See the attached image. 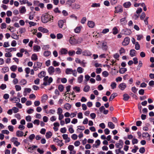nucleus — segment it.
Instances as JSON below:
<instances>
[{
    "mask_svg": "<svg viewBox=\"0 0 154 154\" xmlns=\"http://www.w3.org/2000/svg\"><path fill=\"white\" fill-rule=\"evenodd\" d=\"M64 22L63 20H60L58 22V25L59 27L61 28L63 25Z\"/></svg>",
    "mask_w": 154,
    "mask_h": 154,
    "instance_id": "34",
    "label": "nucleus"
},
{
    "mask_svg": "<svg viewBox=\"0 0 154 154\" xmlns=\"http://www.w3.org/2000/svg\"><path fill=\"white\" fill-rule=\"evenodd\" d=\"M100 6V4L99 3H93L91 7L93 8L98 7Z\"/></svg>",
    "mask_w": 154,
    "mask_h": 154,
    "instance_id": "52",
    "label": "nucleus"
},
{
    "mask_svg": "<svg viewBox=\"0 0 154 154\" xmlns=\"http://www.w3.org/2000/svg\"><path fill=\"white\" fill-rule=\"evenodd\" d=\"M68 52L67 50L65 48H62L60 50V53L61 54H65Z\"/></svg>",
    "mask_w": 154,
    "mask_h": 154,
    "instance_id": "27",
    "label": "nucleus"
},
{
    "mask_svg": "<svg viewBox=\"0 0 154 154\" xmlns=\"http://www.w3.org/2000/svg\"><path fill=\"white\" fill-rule=\"evenodd\" d=\"M48 76H45L43 79L44 82L43 85L45 86L49 85L53 81V79L52 77H50L48 79Z\"/></svg>",
    "mask_w": 154,
    "mask_h": 154,
    "instance_id": "2",
    "label": "nucleus"
},
{
    "mask_svg": "<svg viewBox=\"0 0 154 154\" xmlns=\"http://www.w3.org/2000/svg\"><path fill=\"white\" fill-rule=\"evenodd\" d=\"M48 71L50 75H53L54 72V68L53 66H50L48 69Z\"/></svg>",
    "mask_w": 154,
    "mask_h": 154,
    "instance_id": "7",
    "label": "nucleus"
},
{
    "mask_svg": "<svg viewBox=\"0 0 154 154\" xmlns=\"http://www.w3.org/2000/svg\"><path fill=\"white\" fill-rule=\"evenodd\" d=\"M123 100L125 101L128 100L130 98V96L126 94H124L123 95Z\"/></svg>",
    "mask_w": 154,
    "mask_h": 154,
    "instance_id": "26",
    "label": "nucleus"
},
{
    "mask_svg": "<svg viewBox=\"0 0 154 154\" xmlns=\"http://www.w3.org/2000/svg\"><path fill=\"white\" fill-rule=\"evenodd\" d=\"M75 0H67L66 2V3L69 5H71L72 3L74 2Z\"/></svg>",
    "mask_w": 154,
    "mask_h": 154,
    "instance_id": "42",
    "label": "nucleus"
},
{
    "mask_svg": "<svg viewBox=\"0 0 154 154\" xmlns=\"http://www.w3.org/2000/svg\"><path fill=\"white\" fill-rule=\"evenodd\" d=\"M12 109L13 111V112L15 113L19 111L18 109L17 108L15 107H13Z\"/></svg>",
    "mask_w": 154,
    "mask_h": 154,
    "instance_id": "50",
    "label": "nucleus"
},
{
    "mask_svg": "<svg viewBox=\"0 0 154 154\" xmlns=\"http://www.w3.org/2000/svg\"><path fill=\"white\" fill-rule=\"evenodd\" d=\"M83 76L82 75H80L78 78V81L79 83H82L83 80Z\"/></svg>",
    "mask_w": 154,
    "mask_h": 154,
    "instance_id": "33",
    "label": "nucleus"
},
{
    "mask_svg": "<svg viewBox=\"0 0 154 154\" xmlns=\"http://www.w3.org/2000/svg\"><path fill=\"white\" fill-rule=\"evenodd\" d=\"M42 65V63L40 62L35 63L33 66V68L36 71L38 69H41Z\"/></svg>",
    "mask_w": 154,
    "mask_h": 154,
    "instance_id": "4",
    "label": "nucleus"
},
{
    "mask_svg": "<svg viewBox=\"0 0 154 154\" xmlns=\"http://www.w3.org/2000/svg\"><path fill=\"white\" fill-rule=\"evenodd\" d=\"M3 72L4 73H5V72H8L9 71V68L8 67H3L2 69Z\"/></svg>",
    "mask_w": 154,
    "mask_h": 154,
    "instance_id": "49",
    "label": "nucleus"
},
{
    "mask_svg": "<svg viewBox=\"0 0 154 154\" xmlns=\"http://www.w3.org/2000/svg\"><path fill=\"white\" fill-rule=\"evenodd\" d=\"M131 5V4L130 2H127L124 3L123 5L125 8H128L130 7Z\"/></svg>",
    "mask_w": 154,
    "mask_h": 154,
    "instance_id": "36",
    "label": "nucleus"
},
{
    "mask_svg": "<svg viewBox=\"0 0 154 154\" xmlns=\"http://www.w3.org/2000/svg\"><path fill=\"white\" fill-rule=\"evenodd\" d=\"M71 107V105L68 103L65 104L64 105V108L67 110H69Z\"/></svg>",
    "mask_w": 154,
    "mask_h": 154,
    "instance_id": "29",
    "label": "nucleus"
},
{
    "mask_svg": "<svg viewBox=\"0 0 154 154\" xmlns=\"http://www.w3.org/2000/svg\"><path fill=\"white\" fill-rule=\"evenodd\" d=\"M117 84L115 82H112L111 83L110 86L112 87V89H114L116 87Z\"/></svg>",
    "mask_w": 154,
    "mask_h": 154,
    "instance_id": "45",
    "label": "nucleus"
},
{
    "mask_svg": "<svg viewBox=\"0 0 154 154\" xmlns=\"http://www.w3.org/2000/svg\"><path fill=\"white\" fill-rule=\"evenodd\" d=\"M52 133L51 131H48L46 133L45 136L47 139L50 138L52 136Z\"/></svg>",
    "mask_w": 154,
    "mask_h": 154,
    "instance_id": "32",
    "label": "nucleus"
},
{
    "mask_svg": "<svg viewBox=\"0 0 154 154\" xmlns=\"http://www.w3.org/2000/svg\"><path fill=\"white\" fill-rule=\"evenodd\" d=\"M55 71L57 74H60L61 72V71L59 68H57L55 69Z\"/></svg>",
    "mask_w": 154,
    "mask_h": 154,
    "instance_id": "56",
    "label": "nucleus"
},
{
    "mask_svg": "<svg viewBox=\"0 0 154 154\" xmlns=\"http://www.w3.org/2000/svg\"><path fill=\"white\" fill-rule=\"evenodd\" d=\"M118 30L116 27H115L113 29V33L114 35H116L118 33Z\"/></svg>",
    "mask_w": 154,
    "mask_h": 154,
    "instance_id": "44",
    "label": "nucleus"
},
{
    "mask_svg": "<svg viewBox=\"0 0 154 154\" xmlns=\"http://www.w3.org/2000/svg\"><path fill=\"white\" fill-rule=\"evenodd\" d=\"M90 89V87L89 85H87L85 86L84 89V91L85 92H88Z\"/></svg>",
    "mask_w": 154,
    "mask_h": 154,
    "instance_id": "48",
    "label": "nucleus"
},
{
    "mask_svg": "<svg viewBox=\"0 0 154 154\" xmlns=\"http://www.w3.org/2000/svg\"><path fill=\"white\" fill-rule=\"evenodd\" d=\"M31 58L32 60L36 61L38 59V57L35 54H34L32 55Z\"/></svg>",
    "mask_w": 154,
    "mask_h": 154,
    "instance_id": "28",
    "label": "nucleus"
},
{
    "mask_svg": "<svg viewBox=\"0 0 154 154\" xmlns=\"http://www.w3.org/2000/svg\"><path fill=\"white\" fill-rule=\"evenodd\" d=\"M69 41V43L72 45H74L78 43L77 41L75 38L74 36L70 37Z\"/></svg>",
    "mask_w": 154,
    "mask_h": 154,
    "instance_id": "3",
    "label": "nucleus"
},
{
    "mask_svg": "<svg viewBox=\"0 0 154 154\" xmlns=\"http://www.w3.org/2000/svg\"><path fill=\"white\" fill-rule=\"evenodd\" d=\"M145 151V149L144 147H141L139 150V152L141 153H144Z\"/></svg>",
    "mask_w": 154,
    "mask_h": 154,
    "instance_id": "58",
    "label": "nucleus"
},
{
    "mask_svg": "<svg viewBox=\"0 0 154 154\" xmlns=\"http://www.w3.org/2000/svg\"><path fill=\"white\" fill-rule=\"evenodd\" d=\"M127 85L125 83H122L120 84L119 85V88L121 90H124L126 87Z\"/></svg>",
    "mask_w": 154,
    "mask_h": 154,
    "instance_id": "8",
    "label": "nucleus"
},
{
    "mask_svg": "<svg viewBox=\"0 0 154 154\" xmlns=\"http://www.w3.org/2000/svg\"><path fill=\"white\" fill-rule=\"evenodd\" d=\"M84 69L81 67H78L77 69V71L79 73H82L83 72Z\"/></svg>",
    "mask_w": 154,
    "mask_h": 154,
    "instance_id": "38",
    "label": "nucleus"
},
{
    "mask_svg": "<svg viewBox=\"0 0 154 154\" xmlns=\"http://www.w3.org/2000/svg\"><path fill=\"white\" fill-rule=\"evenodd\" d=\"M87 24L89 27L91 28H93L95 25V24L94 22L91 21H88Z\"/></svg>",
    "mask_w": 154,
    "mask_h": 154,
    "instance_id": "11",
    "label": "nucleus"
},
{
    "mask_svg": "<svg viewBox=\"0 0 154 154\" xmlns=\"http://www.w3.org/2000/svg\"><path fill=\"white\" fill-rule=\"evenodd\" d=\"M33 49L34 51H38L41 49V48L39 46L36 45L33 46Z\"/></svg>",
    "mask_w": 154,
    "mask_h": 154,
    "instance_id": "22",
    "label": "nucleus"
},
{
    "mask_svg": "<svg viewBox=\"0 0 154 154\" xmlns=\"http://www.w3.org/2000/svg\"><path fill=\"white\" fill-rule=\"evenodd\" d=\"M46 75V72L45 71H42L38 75V77L40 78H42L44 77Z\"/></svg>",
    "mask_w": 154,
    "mask_h": 154,
    "instance_id": "18",
    "label": "nucleus"
},
{
    "mask_svg": "<svg viewBox=\"0 0 154 154\" xmlns=\"http://www.w3.org/2000/svg\"><path fill=\"white\" fill-rule=\"evenodd\" d=\"M54 141L55 142L57 143V145L61 146L63 145V143L62 142V141H60L58 139L56 138L54 139Z\"/></svg>",
    "mask_w": 154,
    "mask_h": 154,
    "instance_id": "9",
    "label": "nucleus"
},
{
    "mask_svg": "<svg viewBox=\"0 0 154 154\" xmlns=\"http://www.w3.org/2000/svg\"><path fill=\"white\" fill-rule=\"evenodd\" d=\"M108 126L109 128L113 129L115 128V125L112 122H109L108 124Z\"/></svg>",
    "mask_w": 154,
    "mask_h": 154,
    "instance_id": "17",
    "label": "nucleus"
},
{
    "mask_svg": "<svg viewBox=\"0 0 154 154\" xmlns=\"http://www.w3.org/2000/svg\"><path fill=\"white\" fill-rule=\"evenodd\" d=\"M132 144L134 145L135 144L137 143L138 142V140L137 139L134 138L132 140Z\"/></svg>",
    "mask_w": 154,
    "mask_h": 154,
    "instance_id": "57",
    "label": "nucleus"
},
{
    "mask_svg": "<svg viewBox=\"0 0 154 154\" xmlns=\"http://www.w3.org/2000/svg\"><path fill=\"white\" fill-rule=\"evenodd\" d=\"M117 95V94L116 93L112 94L109 99V101H110L112 100Z\"/></svg>",
    "mask_w": 154,
    "mask_h": 154,
    "instance_id": "19",
    "label": "nucleus"
},
{
    "mask_svg": "<svg viewBox=\"0 0 154 154\" xmlns=\"http://www.w3.org/2000/svg\"><path fill=\"white\" fill-rule=\"evenodd\" d=\"M19 32L20 34L24 33L26 32V29L25 28H20L19 29Z\"/></svg>",
    "mask_w": 154,
    "mask_h": 154,
    "instance_id": "40",
    "label": "nucleus"
},
{
    "mask_svg": "<svg viewBox=\"0 0 154 154\" xmlns=\"http://www.w3.org/2000/svg\"><path fill=\"white\" fill-rule=\"evenodd\" d=\"M80 8V5L79 4H75L74 5L73 8L74 9H79Z\"/></svg>",
    "mask_w": 154,
    "mask_h": 154,
    "instance_id": "47",
    "label": "nucleus"
},
{
    "mask_svg": "<svg viewBox=\"0 0 154 154\" xmlns=\"http://www.w3.org/2000/svg\"><path fill=\"white\" fill-rule=\"evenodd\" d=\"M85 81L87 82L90 78V76L88 75H86L85 76Z\"/></svg>",
    "mask_w": 154,
    "mask_h": 154,
    "instance_id": "60",
    "label": "nucleus"
},
{
    "mask_svg": "<svg viewBox=\"0 0 154 154\" xmlns=\"http://www.w3.org/2000/svg\"><path fill=\"white\" fill-rule=\"evenodd\" d=\"M15 88L16 89V91H20L21 89V86L19 85H16L15 86Z\"/></svg>",
    "mask_w": 154,
    "mask_h": 154,
    "instance_id": "53",
    "label": "nucleus"
},
{
    "mask_svg": "<svg viewBox=\"0 0 154 154\" xmlns=\"http://www.w3.org/2000/svg\"><path fill=\"white\" fill-rule=\"evenodd\" d=\"M29 23L30 25V27H31L32 26H35L36 25V23L32 21L29 22Z\"/></svg>",
    "mask_w": 154,
    "mask_h": 154,
    "instance_id": "64",
    "label": "nucleus"
},
{
    "mask_svg": "<svg viewBox=\"0 0 154 154\" xmlns=\"http://www.w3.org/2000/svg\"><path fill=\"white\" fill-rule=\"evenodd\" d=\"M83 55L90 56L91 55V52L85 50L82 52Z\"/></svg>",
    "mask_w": 154,
    "mask_h": 154,
    "instance_id": "13",
    "label": "nucleus"
},
{
    "mask_svg": "<svg viewBox=\"0 0 154 154\" xmlns=\"http://www.w3.org/2000/svg\"><path fill=\"white\" fill-rule=\"evenodd\" d=\"M53 65L55 67L58 66L60 65L59 63L57 62L56 60H54L53 62Z\"/></svg>",
    "mask_w": 154,
    "mask_h": 154,
    "instance_id": "43",
    "label": "nucleus"
},
{
    "mask_svg": "<svg viewBox=\"0 0 154 154\" xmlns=\"http://www.w3.org/2000/svg\"><path fill=\"white\" fill-rule=\"evenodd\" d=\"M51 54L50 51H45L44 53V55L45 57H47L49 56Z\"/></svg>",
    "mask_w": 154,
    "mask_h": 154,
    "instance_id": "41",
    "label": "nucleus"
},
{
    "mask_svg": "<svg viewBox=\"0 0 154 154\" xmlns=\"http://www.w3.org/2000/svg\"><path fill=\"white\" fill-rule=\"evenodd\" d=\"M16 135L18 137H21L23 135V131H18L16 132Z\"/></svg>",
    "mask_w": 154,
    "mask_h": 154,
    "instance_id": "16",
    "label": "nucleus"
},
{
    "mask_svg": "<svg viewBox=\"0 0 154 154\" xmlns=\"http://www.w3.org/2000/svg\"><path fill=\"white\" fill-rule=\"evenodd\" d=\"M63 86L61 85H59L58 87V89L60 92H62L63 91Z\"/></svg>",
    "mask_w": 154,
    "mask_h": 154,
    "instance_id": "61",
    "label": "nucleus"
},
{
    "mask_svg": "<svg viewBox=\"0 0 154 154\" xmlns=\"http://www.w3.org/2000/svg\"><path fill=\"white\" fill-rule=\"evenodd\" d=\"M60 131L62 133H64L66 132V129L65 127L62 128L60 129Z\"/></svg>",
    "mask_w": 154,
    "mask_h": 154,
    "instance_id": "63",
    "label": "nucleus"
},
{
    "mask_svg": "<svg viewBox=\"0 0 154 154\" xmlns=\"http://www.w3.org/2000/svg\"><path fill=\"white\" fill-rule=\"evenodd\" d=\"M122 32L123 34L125 35H128L130 34L131 31L129 29H125L123 30L122 31Z\"/></svg>",
    "mask_w": 154,
    "mask_h": 154,
    "instance_id": "10",
    "label": "nucleus"
},
{
    "mask_svg": "<svg viewBox=\"0 0 154 154\" xmlns=\"http://www.w3.org/2000/svg\"><path fill=\"white\" fill-rule=\"evenodd\" d=\"M102 48L105 51H106L108 48V46L107 45L106 42H103L102 43Z\"/></svg>",
    "mask_w": 154,
    "mask_h": 154,
    "instance_id": "15",
    "label": "nucleus"
},
{
    "mask_svg": "<svg viewBox=\"0 0 154 154\" xmlns=\"http://www.w3.org/2000/svg\"><path fill=\"white\" fill-rule=\"evenodd\" d=\"M17 44V43L16 41L14 40L12 41L11 43V46L13 47H15L16 46Z\"/></svg>",
    "mask_w": 154,
    "mask_h": 154,
    "instance_id": "55",
    "label": "nucleus"
},
{
    "mask_svg": "<svg viewBox=\"0 0 154 154\" xmlns=\"http://www.w3.org/2000/svg\"><path fill=\"white\" fill-rule=\"evenodd\" d=\"M123 144L124 143L123 141L122 140H119V143H116L115 144V146L117 148L121 149L123 147Z\"/></svg>",
    "mask_w": 154,
    "mask_h": 154,
    "instance_id": "5",
    "label": "nucleus"
},
{
    "mask_svg": "<svg viewBox=\"0 0 154 154\" xmlns=\"http://www.w3.org/2000/svg\"><path fill=\"white\" fill-rule=\"evenodd\" d=\"M120 22L122 25H125L126 24L127 22L125 17L121 19L120 20Z\"/></svg>",
    "mask_w": 154,
    "mask_h": 154,
    "instance_id": "24",
    "label": "nucleus"
},
{
    "mask_svg": "<svg viewBox=\"0 0 154 154\" xmlns=\"http://www.w3.org/2000/svg\"><path fill=\"white\" fill-rule=\"evenodd\" d=\"M130 40V38L128 37H125L122 42V45L124 46L127 45L129 43Z\"/></svg>",
    "mask_w": 154,
    "mask_h": 154,
    "instance_id": "6",
    "label": "nucleus"
},
{
    "mask_svg": "<svg viewBox=\"0 0 154 154\" xmlns=\"http://www.w3.org/2000/svg\"><path fill=\"white\" fill-rule=\"evenodd\" d=\"M77 51L76 52V54H80L82 52V50L79 48H77Z\"/></svg>",
    "mask_w": 154,
    "mask_h": 154,
    "instance_id": "51",
    "label": "nucleus"
},
{
    "mask_svg": "<svg viewBox=\"0 0 154 154\" xmlns=\"http://www.w3.org/2000/svg\"><path fill=\"white\" fill-rule=\"evenodd\" d=\"M81 30V28L80 27H77L74 29V31L76 33H79Z\"/></svg>",
    "mask_w": 154,
    "mask_h": 154,
    "instance_id": "54",
    "label": "nucleus"
},
{
    "mask_svg": "<svg viewBox=\"0 0 154 154\" xmlns=\"http://www.w3.org/2000/svg\"><path fill=\"white\" fill-rule=\"evenodd\" d=\"M19 11L20 12L21 14L24 13L26 11L25 7L24 6H22L20 7Z\"/></svg>",
    "mask_w": 154,
    "mask_h": 154,
    "instance_id": "20",
    "label": "nucleus"
},
{
    "mask_svg": "<svg viewBox=\"0 0 154 154\" xmlns=\"http://www.w3.org/2000/svg\"><path fill=\"white\" fill-rule=\"evenodd\" d=\"M48 96L47 95L44 94L42 97L41 101L42 102H45L47 100Z\"/></svg>",
    "mask_w": 154,
    "mask_h": 154,
    "instance_id": "21",
    "label": "nucleus"
},
{
    "mask_svg": "<svg viewBox=\"0 0 154 154\" xmlns=\"http://www.w3.org/2000/svg\"><path fill=\"white\" fill-rule=\"evenodd\" d=\"M11 38L14 39L18 40L19 39V35L15 33H13L11 36Z\"/></svg>",
    "mask_w": 154,
    "mask_h": 154,
    "instance_id": "25",
    "label": "nucleus"
},
{
    "mask_svg": "<svg viewBox=\"0 0 154 154\" xmlns=\"http://www.w3.org/2000/svg\"><path fill=\"white\" fill-rule=\"evenodd\" d=\"M31 91V88H25L24 89V91H23L24 96H26L27 94V93H30Z\"/></svg>",
    "mask_w": 154,
    "mask_h": 154,
    "instance_id": "14",
    "label": "nucleus"
},
{
    "mask_svg": "<svg viewBox=\"0 0 154 154\" xmlns=\"http://www.w3.org/2000/svg\"><path fill=\"white\" fill-rule=\"evenodd\" d=\"M150 135L147 132L144 133L142 134V137H148L149 140H150Z\"/></svg>",
    "mask_w": 154,
    "mask_h": 154,
    "instance_id": "23",
    "label": "nucleus"
},
{
    "mask_svg": "<svg viewBox=\"0 0 154 154\" xmlns=\"http://www.w3.org/2000/svg\"><path fill=\"white\" fill-rule=\"evenodd\" d=\"M140 46L138 42H136L135 45V48L137 50H138L140 49Z\"/></svg>",
    "mask_w": 154,
    "mask_h": 154,
    "instance_id": "59",
    "label": "nucleus"
},
{
    "mask_svg": "<svg viewBox=\"0 0 154 154\" xmlns=\"http://www.w3.org/2000/svg\"><path fill=\"white\" fill-rule=\"evenodd\" d=\"M51 17L50 15L45 13L43 14L41 17V21L43 23H46L51 20Z\"/></svg>",
    "mask_w": 154,
    "mask_h": 154,
    "instance_id": "1",
    "label": "nucleus"
},
{
    "mask_svg": "<svg viewBox=\"0 0 154 154\" xmlns=\"http://www.w3.org/2000/svg\"><path fill=\"white\" fill-rule=\"evenodd\" d=\"M95 143H97V145H95V144H93V146L96 148H97L100 143V141L99 140H97L96 141Z\"/></svg>",
    "mask_w": 154,
    "mask_h": 154,
    "instance_id": "35",
    "label": "nucleus"
},
{
    "mask_svg": "<svg viewBox=\"0 0 154 154\" xmlns=\"http://www.w3.org/2000/svg\"><path fill=\"white\" fill-rule=\"evenodd\" d=\"M127 70V69L126 68H121L119 70V72L122 74L124 73Z\"/></svg>",
    "mask_w": 154,
    "mask_h": 154,
    "instance_id": "30",
    "label": "nucleus"
},
{
    "mask_svg": "<svg viewBox=\"0 0 154 154\" xmlns=\"http://www.w3.org/2000/svg\"><path fill=\"white\" fill-rule=\"evenodd\" d=\"M17 48H6L5 49V51L6 52H11L12 51H16Z\"/></svg>",
    "mask_w": 154,
    "mask_h": 154,
    "instance_id": "12",
    "label": "nucleus"
},
{
    "mask_svg": "<svg viewBox=\"0 0 154 154\" xmlns=\"http://www.w3.org/2000/svg\"><path fill=\"white\" fill-rule=\"evenodd\" d=\"M72 72V69H71L67 68L66 69L65 73L66 74H71Z\"/></svg>",
    "mask_w": 154,
    "mask_h": 154,
    "instance_id": "31",
    "label": "nucleus"
},
{
    "mask_svg": "<svg viewBox=\"0 0 154 154\" xmlns=\"http://www.w3.org/2000/svg\"><path fill=\"white\" fill-rule=\"evenodd\" d=\"M17 67L16 65H12L10 67V69L12 71L14 72L17 70Z\"/></svg>",
    "mask_w": 154,
    "mask_h": 154,
    "instance_id": "37",
    "label": "nucleus"
},
{
    "mask_svg": "<svg viewBox=\"0 0 154 154\" xmlns=\"http://www.w3.org/2000/svg\"><path fill=\"white\" fill-rule=\"evenodd\" d=\"M136 52V51L134 50H131L130 51V56L132 57L135 56V55Z\"/></svg>",
    "mask_w": 154,
    "mask_h": 154,
    "instance_id": "39",
    "label": "nucleus"
},
{
    "mask_svg": "<svg viewBox=\"0 0 154 154\" xmlns=\"http://www.w3.org/2000/svg\"><path fill=\"white\" fill-rule=\"evenodd\" d=\"M26 119L27 122H31V117L30 116H27L26 117Z\"/></svg>",
    "mask_w": 154,
    "mask_h": 154,
    "instance_id": "62",
    "label": "nucleus"
},
{
    "mask_svg": "<svg viewBox=\"0 0 154 154\" xmlns=\"http://www.w3.org/2000/svg\"><path fill=\"white\" fill-rule=\"evenodd\" d=\"M63 112L62 109L61 108L59 107L57 109V113L58 115L62 114Z\"/></svg>",
    "mask_w": 154,
    "mask_h": 154,
    "instance_id": "46",
    "label": "nucleus"
}]
</instances>
